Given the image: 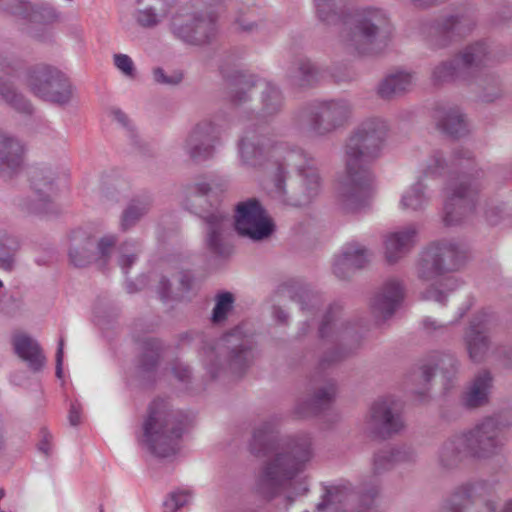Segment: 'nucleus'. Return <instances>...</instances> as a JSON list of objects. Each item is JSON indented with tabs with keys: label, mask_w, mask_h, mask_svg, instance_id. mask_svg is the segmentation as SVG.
I'll return each instance as SVG.
<instances>
[{
	"label": "nucleus",
	"mask_w": 512,
	"mask_h": 512,
	"mask_svg": "<svg viewBox=\"0 0 512 512\" xmlns=\"http://www.w3.org/2000/svg\"><path fill=\"white\" fill-rule=\"evenodd\" d=\"M167 287H168V280L162 279L159 284V294H160L161 298H163V299H166L168 297Z\"/></svg>",
	"instance_id": "obj_57"
},
{
	"label": "nucleus",
	"mask_w": 512,
	"mask_h": 512,
	"mask_svg": "<svg viewBox=\"0 0 512 512\" xmlns=\"http://www.w3.org/2000/svg\"><path fill=\"white\" fill-rule=\"evenodd\" d=\"M314 69L309 61L302 62L299 66L300 74L296 76L301 84L309 83Z\"/></svg>",
	"instance_id": "obj_50"
},
{
	"label": "nucleus",
	"mask_w": 512,
	"mask_h": 512,
	"mask_svg": "<svg viewBox=\"0 0 512 512\" xmlns=\"http://www.w3.org/2000/svg\"><path fill=\"white\" fill-rule=\"evenodd\" d=\"M63 360H64V341L63 339H60L58 343V349L56 353V376L59 379L63 378Z\"/></svg>",
	"instance_id": "obj_51"
},
{
	"label": "nucleus",
	"mask_w": 512,
	"mask_h": 512,
	"mask_svg": "<svg viewBox=\"0 0 512 512\" xmlns=\"http://www.w3.org/2000/svg\"><path fill=\"white\" fill-rule=\"evenodd\" d=\"M148 203L144 201H133L124 211L121 219V227L126 230L133 226L148 211Z\"/></svg>",
	"instance_id": "obj_36"
},
{
	"label": "nucleus",
	"mask_w": 512,
	"mask_h": 512,
	"mask_svg": "<svg viewBox=\"0 0 512 512\" xmlns=\"http://www.w3.org/2000/svg\"><path fill=\"white\" fill-rule=\"evenodd\" d=\"M429 201V194L422 181H417L405 189L400 198V208L417 211L422 209Z\"/></svg>",
	"instance_id": "obj_29"
},
{
	"label": "nucleus",
	"mask_w": 512,
	"mask_h": 512,
	"mask_svg": "<svg viewBox=\"0 0 512 512\" xmlns=\"http://www.w3.org/2000/svg\"><path fill=\"white\" fill-rule=\"evenodd\" d=\"M263 104L267 113L276 111L281 105V95L275 86L267 85L263 95Z\"/></svg>",
	"instance_id": "obj_42"
},
{
	"label": "nucleus",
	"mask_w": 512,
	"mask_h": 512,
	"mask_svg": "<svg viewBox=\"0 0 512 512\" xmlns=\"http://www.w3.org/2000/svg\"><path fill=\"white\" fill-rule=\"evenodd\" d=\"M386 129L383 120L368 119L349 137L344 147L345 171L340 183L343 206L349 212H356L367 204L373 183L368 164L377 156Z\"/></svg>",
	"instance_id": "obj_1"
},
{
	"label": "nucleus",
	"mask_w": 512,
	"mask_h": 512,
	"mask_svg": "<svg viewBox=\"0 0 512 512\" xmlns=\"http://www.w3.org/2000/svg\"><path fill=\"white\" fill-rule=\"evenodd\" d=\"M470 29L471 21L464 16L451 15L445 18L440 24V30L443 33L462 35Z\"/></svg>",
	"instance_id": "obj_37"
},
{
	"label": "nucleus",
	"mask_w": 512,
	"mask_h": 512,
	"mask_svg": "<svg viewBox=\"0 0 512 512\" xmlns=\"http://www.w3.org/2000/svg\"><path fill=\"white\" fill-rule=\"evenodd\" d=\"M318 17L324 21L329 22L330 18L334 15L336 0H314Z\"/></svg>",
	"instance_id": "obj_44"
},
{
	"label": "nucleus",
	"mask_w": 512,
	"mask_h": 512,
	"mask_svg": "<svg viewBox=\"0 0 512 512\" xmlns=\"http://www.w3.org/2000/svg\"><path fill=\"white\" fill-rule=\"evenodd\" d=\"M407 453L398 448H387L376 454L374 458V466L378 471L391 468L398 462L405 461Z\"/></svg>",
	"instance_id": "obj_34"
},
{
	"label": "nucleus",
	"mask_w": 512,
	"mask_h": 512,
	"mask_svg": "<svg viewBox=\"0 0 512 512\" xmlns=\"http://www.w3.org/2000/svg\"><path fill=\"white\" fill-rule=\"evenodd\" d=\"M39 449L43 451L45 454H48L50 448L48 443H41Z\"/></svg>",
	"instance_id": "obj_63"
},
{
	"label": "nucleus",
	"mask_w": 512,
	"mask_h": 512,
	"mask_svg": "<svg viewBox=\"0 0 512 512\" xmlns=\"http://www.w3.org/2000/svg\"><path fill=\"white\" fill-rule=\"evenodd\" d=\"M275 316L277 317V319H279L280 321H284L286 320L287 318V315L286 313L283 311V310H280V309H277L275 311Z\"/></svg>",
	"instance_id": "obj_59"
},
{
	"label": "nucleus",
	"mask_w": 512,
	"mask_h": 512,
	"mask_svg": "<svg viewBox=\"0 0 512 512\" xmlns=\"http://www.w3.org/2000/svg\"><path fill=\"white\" fill-rule=\"evenodd\" d=\"M11 74L7 67L0 63V95L12 104L16 109L23 112H30V104L15 92L11 84Z\"/></svg>",
	"instance_id": "obj_31"
},
{
	"label": "nucleus",
	"mask_w": 512,
	"mask_h": 512,
	"mask_svg": "<svg viewBox=\"0 0 512 512\" xmlns=\"http://www.w3.org/2000/svg\"><path fill=\"white\" fill-rule=\"evenodd\" d=\"M222 186L221 180L216 177H209L206 180H201L195 183L192 190L195 194L207 195L214 188L219 189Z\"/></svg>",
	"instance_id": "obj_45"
},
{
	"label": "nucleus",
	"mask_w": 512,
	"mask_h": 512,
	"mask_svg": "<svg viewBox=\"0 0 512 512\" xmlns=\"http://www.w3.org/2000/svg\"><path fill=\"white\" fill-rule=\"evenodd\" d=\"M26 83L31 91L44 100L65 104L72 97V86L61 71L41 68L27 74Z\"/></svg>",
	"instance_id": "obj_9"
},
{
	"label": "nucleus",
	"mask_w": 512,
	"mask_h": 512,
	"mask_svg": "<svg viewBox=\"0 0 512 512\" xmlns=\"http://www.w3.org/2000/svg\"><path fill=\"white\" fill-rule=\"evenodd\" d=\"M153 77L157 83L162 84H177L182 79V75L179 73L167 76L162 68H155L153 70Z\"/></svg>",
	"instance_id": "obj_49"
},
{
	"label": "nucleus",
	"mask_w": 512,
	"mask_h": 512,
	"mask_svg": "<svg viewBox=\"0 0 512 512\" xmlns=\"http://www.w3.org/2000/svg\"><path fill=\"white\" fill-rule=\"evenodd\" d=\"M444 163L442 154L440 152H436L429 158L422 171L423 175L425 177L436 176L444 168Z\"/></svg>",
	"instance_id": "obj_43"
},
{
	"label": "nucleus",
	"mask_w": 512,
	"mask_h": 512,
	"mask_svg": "<svg viewBox=\"0 0 512 512\" xmlns=\"http://www.w3.org/2000/svg\"><path fill=\"white\" fill-rule=\"evenodd\" d=\"M418 230L415 225H407L388 233L384 240V254L389 263L402 258L415 245Z\"/></svg>",
	"instance_id": "obj_16"
},
{
	"label": "nucleus",
	"mask_w": 512,
	"mask_h": 512,
	"mask_svg": "<svg viewBox=\"0 0 512 512\" xmlns=\"http://www.w3.org/2000/svg\"><path fill=\"white\" fill-rule=\"evenodd\" d=\"M414 83V75L406 70H398L385 77L378 86V93L384 98L408 90Z\"/></svg>",
	"instance_id": "obj_26"
},
{
	"label": "nucleus",
	"mask_w": 512,
	"mask_h": 512,
	"mask_svg": "<svg viewBox=\"0 0 512 512\" xmlns=\"http://www.w3.org/2000/svg\"><path fill=\"white\" fill-rule=\"evenodd\" d=\"M207 245L216 253H222V243L230 220L220 211H216L206 217Z\"/></svg>",
	"instance_id": "obj_25"
},
{
	"label": "nucleus",
	"mask_w": 512,
	"mask_h": 512,
	"mask_svg": "<svg viewBox=\"0 0 512 512\" xmlns=\"http://www.w3.org/2000/svg\"><path fill=\"white\" fill-rule=\"evenodd\" d=\"M129 246H130V244H128V243H125L123 245V247L121 248V255L118 259V263L124 272H126L127 268L129 266H131L136 260V251H137L136 246L132 245L133 252L127 253L129 251V248H128Z\"/></svg>",
	"instance_id": "obj_47"
},
{
	"label": "nucleus",
	"mask_w": 512,
	"mask_h": 512,
	"mask_svg": "<svg viewBox=\"0 0 512 512\" xmlns=\"http://www.w3.org/2000/svg\"><path fill=\"white\" fill-rule=\"evenodd\" d=\"M264 153V142L255 132L248 131L239 142V155L246 165H260Z\"/></svg>",
	"instance_id": "obj_27"
},
{
	"label": "nucleus",
	"mask_w": 512,
	"mask_h": 512,
	"mask_svg": "<svg viewBox=\"0 0 512 512\" xmlns=\"http://www.w3.org/2000/svg\"><path fill=\"white\" fill-rule=\"evenodd\" d=\"M491 389V376L484 371L478 374L467 388L463 396L464 404L468 407H477L488 400Z\"/></svg>",
	"instance_id": "obj_28"
},
{
	"label": "nucleus",
	"mask_w": 512,
	"mask_h": 512,
	"mask_svg": "<svg viewBox=\"0 0 512 512\" xmlns=\"http://www.w3.org/2000/svg\"><path fill=\"white\" fill-rule=\"evenodd\" d=\"M267 440L268 436L266 432L261 430L256 431L253 435V450H256V445L261 444L262 442H264L265 450H269L270 448L266 443Z\"/></svg>",
	"instance_id": "obj_55"
},
{
	"label": "nucleus",
	"mask_w": 512,
	"mask_h": 512,
	"mask_svg": "<svg viewBox=\"0 0 512 512\" xmlns=\"http://www.w3.org/2000/svg\"><path fill=\"white\" fill-rule=\"evenodd\" d=\"M187 426V417L172 411L163 400L153 401L136 434L137 442L152 455L168 458L179 452L180 439Z\"/></svg>",
	"instance_id": "obj_2"
},
{
	"label": "nucleus",
	"mask_w": 512,
	"mask_h": 512,
	"mask_svg": "<svg viewBox=\"0 0 512 512\" xmlns=\"http://www.w3.org/2000/svg\"><path fill=\"white\" fill-rule=\"evenodd\" d=\"M16 354L24 360L30 369L39 371L45 365V357L37 341L30 336L19 333L13 337Z\"/></svg>",
	"instance_id": "obj_23"
},
{
	"label": "nucleus",
	"mask_w": 512,
	"mask_h": 512,
	"mask_svg": "<svg viewBox=\"0 0 512 512\" xmlns=\"http://www.w3.org/2000/svg\"><path fill=\"white\" fill-rule=\"evenodd\" d=\"M234 219L236 231L252 240L267 238L274 230L271 218L255 199L238 203Z\"/></svg>",
	"instance_id": "obj_10"
},
{
	"label": "nucleus",
	"mask_w": 512,
	"mask_h": 512,
	"mask_svg": "<svg viewBox=\"0 0 512 512\" xmlns=\"http://www.w3.org/2000/svg\"><path fill=\"white\" fill-rule=\"evenodd\" d=\"M478 191L476 183L462 177L447 188V198L444 204V221L448 225L459 222L463 215L475 208V199Z\"/></svg>",
	"instance_id": "obj_11"
},
{
	"label": "nucleus",
	"mask_w": 512,
	"mask_h": 512,
	"mask_svg": "<svg viewBox=\"0 0 512 512\" xmlns=\"http://www.w3.org/2000/svg\"><path fill=\"white\" fill-rule=\"evenodd\" d=\"M15 0H0V6H2L4 9L10 8V5Z\"/></svg>",
	"instance_id": "obj_61"
},
{
	"label": "nucleus",
	"mask_w": 512,
	"mask_h": 512,
	"mask_svg": "<svg viewBox=\"0 0 512 512\" xmlns=\"http://www.w3.org/2000/svg\"><path fill=\"white\" fill-rule=\"evenodd\" d=\"M335 395V389L332 386H329L321 391L318 392L316 395V400L319 403H322L324 401H328L332 399V397Z\"/></svg>",
	"instance_id": "obj_54"
},
{
	"label": "nucleus",
	"mask_w": 512,
	"mask_h": 512,
	"mask_svg": "<svg viewBox=\"0 0 512 512\" xmlns=\"http://www.w3.org/2000/svg\"><path fill=\"white\" fill-rule=\"evenodd\" d=\"M367 428L377 434H391L403 428L400 406L393 398L376 401L366 418Z\"/></svg>",
	"instance_id": "obj_14"
},
{
	"label": "nucleus",
	"mask_w": 512,
	"mask_h": 512,
	"mask_svg": "<svg viewBox=\"0 0 512 512\" xmlns=\"http://www.w3.org/2000/svg\"><path fill=\"white\" fill-rule=\"evenodd\" d=\"M308 490L307 486L305 484H301L300 494H304Z\"/></svg>",
	"instance_id": "obj_64"
},
{
	"label": "nucleus",
	"mask_w": 512,
	"mask_h": 512,
	"mask_svg": "<svg viewBox=\"0 0 512 512\" xmlns=\"http://www.w3.org/2000/svg\"><path fill=\"white\" fill-rule=\"evenodd\" d=\"M215 356V352L213 350H211L208 354V358H209V361L210 363L207 364V370L209 371V373L212 375V377H216L218 374L214 371V366L215 364L212 363V357Z\"/></svg>",
	"instance_id": "obj_58"
},
{
	"label": "nucleus",
	"mask_w": 512,
	"mask_h": 512,
	"mask_svg": "<svg viewBox=\"0 0 512 512\" xmlns=\"http://www.w3.org/2000/svg\"><path fill=\"white\" fill-rule=\"evenodd\" d=\"M272 158L275 160V196L282 199L284 194L283 172L284 166L293 167L303 178L307 187L309 196L316 194L320 186V177L315 165V161L308 157L302 150L284 151L281 147H275L272 152Z\"/></svg>",
	"instance_id": "obj_8"
},
{
	"label": "nucleus",
	"mask_w": 512,
	"mask_h": 512,
	"mask_svg": "<svg viewBox=\"0 0 512 512\" xmlns=\"http://www.w3.org/2000/svg\"><path fill=\"white\" fill-rule=\"evenodd\" d=\"M90 229L78 228L70 235L69 257L75 266L85 265L91 258L89 248L92 245Z\"/></svg>",
	"instance_id": "obj_24"
},
{
	"label": "nucleus",
	"mask_w": 512,
	"mask_h": 512,
	"mask_svg": "<svg viewBox=\"0 0 512 512\" xmlns=\"http://www.w3.org/2000/svg\"><path fill=\"white\" fill-rule=\"evenodd\" d=\"M34 199L29 210L35 213H46L54 194V185L50 179H37L33 181Z\"/></svg>",
	"instance_id": "obj_30"
},
{
	"label": "nucleus",
	"mask_w": 512,
	"mask_h": 512,
	"mask_svg": "<svg viewBox=\"0 0 512 512\" xmlns=\"http://www.w3.org/2000/svg\"><path fill=\"white\" fill-rule=\"evenodd\" d=\"M170 30L180 40L200 45L208 42L216 32V14L203 9V3L196 1L180 7L171 17Z\"/></svg>",
	"instance_id": "obj_5"
},
{
	"label": "nucleus",
	"mask_w": 512,
	"mask_h": 512,
	"mask_svg": "<svg viewBox=\"0 0 512 512\" xmlns=\"http://www.w3.org/2000/svg\"><path fill=\"white\" fill-rule=\"evenodd\" d=\"M482 489L480 486L469 485L462 487L457 493H455L450 501L449 510L450 512H463L465 507L464 502L474 499L476 492Z\"/></svg>",
	"instance_id": "obj_38"
},
{
	"label": "nucleus",
	"mask_w": 512,
	"mask_h": 512,
	"mask_svg": "<svg viewBox=\"0 0 512 512\" xmlns=\"http://www.w3.org/2000/svg\"><path fill=\"white\" fill-rule=\"evenodd\" d=\"M351 113L347 100H331L319 104L311 111V132L317 136L326 135L341 126Z\"/></svg>",
	"instance_id": "obj_13"
},
{
	"label": "nucleus",
	"mask_w": 512,
	"mask_h": 512,
	"mask_svg": "<svg viewBox=\"0 0 512 512\" xmlns=\"http://www.w3.org/2000/svg\"><path fill=\"white\" fill-rule=\"evenodd\" d=\"M133 19L141 28L152 29L162 22L163 15L154 6L145 4L133 12Z\"/></svg>",
	"instance_id": "obj_33"
},
{
	"label": "nucleus",
	"mask_w": 512,
	"mask_h": 512,
	"mask_svg": "<svg viewBox=\"0 0 512 512\" xmlns=\"http://www.w3.org/2000/svg\"><path fill=\"white\" fill-rule=\"evenodd\" d=\"M113 64L125 77L133 79L136 76V67L130 56L123 53L113 55Z\"/></svg>",
	"instance_id": "obj_41"
},
{
	"label": "nucleus",
	"mask_w": 512,
	"mask_h": 512,
	"mask_svg": "<svg viewBox=\"0 0 512 512\" xmlns=\"http://www.w3.org/2000/svg\"><path fill=\"white\" fill-rule=\"evenodd\" d=\"M354 27L343 36L348 50L359 55L373 51L379 32L387 25L386 12L378 8H366L353 16Z\"/></svg>",
	"instance_id": "obj_7"
},
{
	"label": "nucleus",
	"mask_w": 512,
	"mask_h": 512,
	"mask_svg": "<svg viewBox=\"0 0 512 512\" xmlns=\"http://www.w3.org/2000/svg\"><path fill=\"white\" fill-rule=\"evenodd\" d=\"M109 115L113 121H116L120 125L125 126L128 123V118L126 114L119 108H111L109 111Z\"/></svg>",
	"instance_id": "obj_53"
},
{
	"label": "nucleus",
	"mask_w": 512,
	"mask_h": 512,
	"mask_svg": "<svg viewBox=\"0 0 512 512\" xmlns=\"http://www.w3.org/2000/svg\"><path fill=\"white\" fill-rule=\"evenodd\" d=\"M24 147L22 143L0 130V177L11 178L22 165Z\"/></svg>",
	"instance_id": "obj_17"
},
{
	"label": "nucleus",
	"mask_w": 512,
	"mask_h": 512,
	"mask_svg": "<svg viewBox=\"0 0 512 512\" xmlns=\"http://www.w3.org/2000/svg\"><path fill=\"white\" fill-rule=\"evenodd\" d=\"M488 61V51L484 43H476L466 47L462 53L453 61L442 62L437 65L433 72L434 82L440 83L453 79L459 72L478 68Z\"/></svg>",
	"instance_id": "obj_12"
},
{
	"label": "nucleus",
	"mask_w": 512,
	"mask_h": 512,
	"mask_svg": "<svg viewBox=\"0 0 512 512\" xmlns=\"http://www.w3.org/2000/svg\"><path fill=\"white\" fill-rule=\"evenodd\" d=\"M433 119L437 129L451 137H460L468 131L466 119L457 107L438 108Z\"/></svg>",
	"instance_id": "obj_20"
},
{
	"label": "nucleus",
	"mask_w": 512,
	"mask_h": 512,
	"mask_svg": "<svg viewBox=\"0 0 512 512\" xmlns=\"http://www.w3.org/2000/svg\"><path fill=\"white\" fill-rule=\"evenodd\" d=\"M233 297L230 293L220 294L217 298L216 305L213 310L212 321L219 323L223 321L228 312L232 309Z\"/></svg>",
	"instance_id": "obj_39"
},
{
	"label": "nucleus",
	"mask_w": 512,
	"mask_h": 512,
	"mask_svg": "<svg viewBox=\"0 0 512 512\" xmlns=\"http://www.w3.org/2000/svg\"><path fill=\"white\" fill-rule=\"evenodd\" d=\"M502 512H512V501H508L504 504Z\"/></svg>",
	"instance_id": "obj_62"
},
{
	"label": "nucleus",
	"mask_w": 512,
	"mask_h": 512,
	"mask_svg": "<svg viewBox=\"0 0 512 512\" xmlns=\"http://www.w3.org/2000/svg\"><path fill=\"white\" fill-rule=\"evenodd\" d=\"M116 243V237L114 235H105L97 243V255L99 258H107L110 255L114 245Z\"/></svg>",
	"instance_id": "obj_46"
},
{
	"label": "nucleus",
	"mask_w": 512,
	"mask_h": 512,
	"mask_svg": "<svg viewBox=\"0 0 512 512\" xmlns=\"http://www.w3.org/2000/svg\"><path fill=\"white\" fill-rule=\"evenodd\" d=\"M487 325V315H480L471 322L465 334V344L472 361H480L488 350Z\"/></svg>",
	"instance_id": "obj_18"
},
{
	"label": "nucleus",
	"mask_w": 512,
	"mask_h": 512,
	"mask_svg": "<svg viewBox=\"0 0 512 512\" xmlns=\"http://www.w3.org/2000/svg\"><path fill=\"white\" fill-rule=\"evenodd\" d=\"M194 499V492L190 488H179L172 491L163 503V512H178L190 505Z\"/></svg>",
	"instance_id": "obj_32"
},
{
	"label": "nucleus",
	"mask_w": 512,
	"mask_h": 512,
	"mask_svg": "<svg viewBox=\"0 0 512 512\" xmlns=\"http://www.w3.org/2000/svg\"><path fill=\"white\" fill-rule=\"evenodd\" d=\"M214 142L215 127L211 122L203 121L191 130L183 148L191 158L205 159L212 154Z\"/></svg>",
	"instance_id": "obj_15"
},
{
	"label": "nucleus",
	"mask_w": 512,
	"mask_h": 512,
	"mask_svg": "<svg viewBox=\"0 0 512 512\" xmlns=\"http://www.w3.org/2000/svg\"><path fill=\"white\" fill-rule=\"evenodd\" d=\"M81 421V407L77 403H72L69 411V422L71 425L76 426Z\"/></svg>",
	"instance_id": "obj_52"
},
{
	"label": "nucleus",
	"mask_w": 512,
	"mask_h": 512,
	"mask_svg": "<svg viewBox=\"0 0 512 512\" xmlns=\"http://www.w3.org/2000/svg\"><path fill=\"white\" fill-rule=\"evenodd\" d=\"M175 373H177V370H175ZM177 377L180 379V380H184L188 377L189 375V370L187 368H183L182 369V374H176Z\"/></svg>",
	"instance_id": "obj_60"
},
{
	"label": "nucleus",
	"mask_w": 512,
	"mask_h": 512,
	"mask_svg": "<svg viewBox=\"0 0 512 512\" xmlns=\"http://www.w3.org/2000/svg\"><path fill=\"white\" fill-rule=\"evenodd\" d=\"M367 260V250L358 243H351L335 257L333 271L337 277L344 278L351 269L362 267Z\"/></svg>",
	"instance_id": "obj_21"
},
{
	"label": "nucleus",
	"mask_w": 512,
	"mask_h": 512,
	"mask_svg": "<svg viewBox=\"0 0 512 512\" xmlns=\"http://www.w3.org/2000/svg\"><path fill=\"white\" fill-rule=\"evenodd\" d=\"M248 340L242 335L240 328L225 335L219 348L230 349L229 369L241 371L252 359V352L247 347Z\"/></svg>",
	"instance_id": "obj_19"
},
{
	"label": "nucleus",
	"mask_w": 512,
	"mask_h": 512,
	"mask_svg": "<svg viewBox=\"0 0 512 512\" xmlns=\"http://www.w3.org/2000/svg\"><path fill=\"white\" fill-rule=\"evenodd\" d=\"M438 0H410L411 4L417 8H427L434 5Z\"/></svg>",
	"instance_id": "obj_56"
},
{
	"label": "nucleus",
	"mask_w": 512,
	"mask_h": 512,
	"mask_svg": "<svg viewBox=\"0 0 512 512\" xmlns=\"http://www.w3.org/2000/svg\"><path fill=\"white\" fill-rule=\"evenodd\" d=\"M16 242L0 230V270L11 271L15 265Z\"/></svg>",
	"instance_id": "obj_35"
},
{
	"label": "nucleus",
	"mask_w": 512,
	"mask_h": 512,
	"mask_svg": "<svg viewBox=\"0 0 512 512\" xmlns=\"http://www.w3.org/2000/svg\"><path fill=\"white\" fill-rule=\"evenodd\" d=\"M464 246L454 241L434 243L422 253L418 264V274L423 280L434 281L425 292L428 300L444 304L449 293L460 286V281L444 272L456 267L464 257Z\"/></svg>",
	"instance_id": "obj_3"
},
{
	"label": "nucleus",
	"mask_w": 512,
	"mask_h": 512,
	"mask_svg": "<svg viewBox=\"0 0 512 512\" xmlns=\"http://www.w3.org/2000/svg\"><path fill=\"white\" fill-rule=\"evenodd\" d=\"M57 17L55 9L46 3L37 4L32 8L30 20L34 23H50Z\"/></svg>",
	"instance_id": "obj_40"
},
{
	"label": "nucleus",
	"mask_w": 512,
	"mask_h": 512,
	"mask_svg": "<svg viewBox=\"0 0 512 512\" xmlns=\"http://www.w3.org/2000/svg\"><path fill=\"white\" fill-rule=\"evenodd\" d=\"M504 444L499 422L486 418L475 427L455 434L439 450V461L452 467L467 458H485L495 454Z\"/></svg>",
	"instance_id": "obj_4"
},
{
	"label": "nucleus",
	"mask_w": 512,
	"mask_h": 512,
	"mask_svg": "<svg viewBox=\"0 0 512 512\" xmlns=\"http://www.w3.org/2000/svg\"><path fill=\"white\" fill-rule=\"evenodd\" d=\"M342 329V325L338 324V321L332 315H327L325 320L320 326L321 337H327L331 331L339 333Z\"/></svg>",
	"instance_id": "obj_48"
},
{
	"label": "nucleus",
	"mask_w": 512,
	"mask_h": 512,
	"mask_svg": "<svg viewBox=\"0 0 512 512\" xmlns=\"http://www.w3.org/2000/svg\"><path fill=\"white\" fill-rule=\"evenodd\" d=\"M309 458L308 446L295 447L289 455L276 453L274 459L263 468L258 476V490L267 497H273L287 482L293 479Z\"/></svg>",
	"instance_id": "obj_6"
},
{
	"label": "nucleus",
	"mask_w": 512,
	"mask_h": 512,
	"mask_svg": "<svg viewBox=\"0 0 512 512\" xmlns=\"http://www.w3.org/2000/svg\"><path fill=\"white\" fill-rule=\"evenodd\" d=\"M403 298V288L399 281L390 280L373 300V310L383 317L390 316Z\"/></svg>",
	"instance_id": "obj_22"
}]
</instances>
